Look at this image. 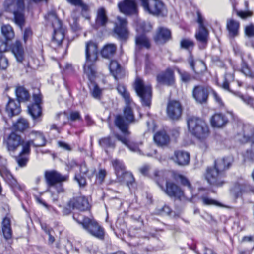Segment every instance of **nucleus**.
<instances>
[{
    "mask_svg": "<svg viewBox=\"0 0 254 254\" xmlns=\"http://www.w3.org/2000/svg\"><path fill=\"white\" fill-rule=\"evenodd\" d=\"M98 44L89 40L85 43V62L84 65V73L91 81L96 74L95 62L98 59Z\"/></svg>",
    "mask_w": 254,
    "mask_h": 254,
    "instance_id": "1",
    "label": "nucleus"
},
{
    "mask_svg": "<svg viewBox=\"0 0 254 254\" xmlns=\"http://www.w3.org/2000/svg\"><path fill=\"white\" fill-rule=\"evenodd\" d=\"M73 218L91 235L100 240L104 239V230L95 219L80 215L76 217L75 214L73 215Z\"/></svg>",
    "mask_w": 254,
    "mask_h": 254,
    "instance_id": "2",
    "label": "nucleus"
},
{
    "mask_svg": "<svg viewBox=\"0 0 254 254\" xmlns=\"http://www.w3.org/2000/svg\"><path fill=\"white\" fill-rule=\"evenodd\" d=\"M189 131L192 135L199 140H204L209 133L208 126L201 119L195 117H190L187 119Z\"/></svg>",
    "mask_w": 254,
    "mask_h": 254,
    "instance_id": "3",
    "label": "nucleus"
},
{
    "mask_svg": "<svg viewBox=\"0 0 254 254\" xmlns=\"http://www.w3.org/2000/svg\"><path fill=\"white\" fill-rule=\"evenodd\" d=\"M154 179L156 181L158 186L164 191V192L171 197H174L179 199H181L184 197L185 198L184 191L182 189L174 182L170 181L166 182V187L164 188L160 184V181L163 179L164 173L161 171H155L154 173Z\"/></svg>",
    "mask_w": 254,
    "mask_h": 254,
    "instance_id": "4",
    "label": "nucleus"
},
{
    "mask_svg": "<svg viewBox=\"0 0 254 254\" xmlns=\"http://www.w3.org/2000/svg\"><path fill=\"white\" fill-rule=\"evenodd\" d=\"M131 103L126 104L124 109L123 117L117 115L116 117L115 123L116 126L125 134H129L127 129L128 125L135 121L133 111L130 107Z\"/></svg>",
    "mask_w": 254,
    "mask_h": 254,
    "instance_id": "5",
    "label": "nucleus"
},
{
    "mask_svg": "<svg viewBox=\"0 0 254 254\" xmlns=\"http://www.w3.org/2000/svg\"><path fill=\"white\" fill-rule=\"evenodd\" d=\"M144 11L157 16L164 17L167 15L168 10L165 5L160 0H140Z\"/></svg>",
    "mask_w": 254,
    "mask_h": 254,
    "instance_id": "6",
    "label": "nucleus"
},
{
    "mask_svg": "<svg viewBox=\"0 0 254 254\" xmlns=\"http://www.w3.org/2000/svg\"><path fill=\"white\" fill-rule=\"evenodd\" d=\"M134 88L137 95L140 97L142 105L149 107L152 98L151 86L145 84L141 79L137 78L134 82Z\"/></svg>",
    "mask_w": 254,
    "mask_h": 254,
    "instance_id": "7",
    "label": "nucleus"
},
{
    "mask_svg": "<svg viewBox=\"0 0 254 254\" xmlns=\"http://www.w3.org/2000/svg\"><path fill=\"white\" fill-rule=\"evenodd\" d=\"M45 18L52 22V25L54 29L53 42L58 46L60 45L64 37V30L62 28L61 21L57 18L55 12L49 13L45 16Z\"/></svg>",
    "mask_w": 254,
    "mask_h": 254,
    "instance_id": "8",
    "label": "nucleus"
},
{
    "mask_svg": "<svg viewBox=\"0 0 254 254\" xmlns=\"http://www.w3.org/2000/svg\"><path fill=\"white\" fill-rule=\"evenodd\" d=\"M44 177L47 185L46 191H52L53 186L55 184L67 181L69 177L68 175H62L58 171L53 170L46 171L44 173Z\"/></svg>",
    "mask_w": 254,
    "mask_h": 254,
    "instance_id": "9",
    "label": "nucleus"
},
{
    "mask_svg": "<svg viewBox=\"0 0 254 254\" xmlns=\"http://www.w3.org/2000/svg\"><path fill=\"white\" fill-rule=\"evenodd\" d=\"M23 139L21 135L12 131L6 135L3 139V144L7 151L10 153H14L21 146Z\"/></svg>",
    "mask_w": 254,
    "mask_h": 254,
    "instance_id": "10",
    "label": "nucleus"
},
{
    "mask_svg": "<svg viewBox=\"0 0 254 254\" xmlns=\"http://www.w3.org/2000/svg\"><path fill=\"white\" fill-rule=\"evenodd\" d=\"M224 173H221L215 167H209L206 169L205 177L209 184L211 185L220 187L222 186L225 181Z\"/></svg>",
    "mask_w": 254,
    "mask_h": 254,
    "instance_id": "11",
    "label": "nucleus"
},
{
    "mask_svg": "<svg viewBox=\"0 0 254 254\" xmlns=\"http://www.w3.org/2000/svg\"><path fill=\"white\" fill-rule=\"evenodd\" d=\"M31 135H35L36 136V140H37L38 138L41 139L40 141L35 143L34 140H28L24 141L23 139V141L21 143L22 146V149L21 151V154H29L30 152V146L31 145L34 147H41L45 146L46 143V139L44 136L43 134L40 132L35 130H32L30 131Z\"/></svg>",
    "mask_w": 254,
    "mask_h": 254,
    "instance_id": "12",
    "label": "nucleus"
},
{
    "mask_svg": "<svg viewBox=\"0 0 254 254\" xmlns=\"http://www.w3.org/2000/svg\"><path fill=\"white\" fill-rule=\"evenodd\" d=\"M197 16V22L199 24V28L195 33V37L197 41L199 43V48L203 49L206 48L208 43L209 32L205 27L203 18L199 13H198Z\"/></svg>",
    "mask_w": 254,
    "mask_h": 254,
    "instance_id": "13",
    "label": "nucleus"
},
{
    "mask_svg": "<svg viewBox=\"0 0 254 254\" xmlns=\"http://www.w3.org/2000/svg\"><path fill=\"white\" fill-rule=\"evenodd\" d=\"M182 107L180 102L177 100L169 101L166 107L167 116L172 120H178L181 116Z\"/></svg>",
    "mask_w": 254,
    "mask_h": 254,
    "instance_id": "14",
    "label": "nucleus"
},
{
    "mask_svg": "<svg viewBox=\"0 0 254 254\" xmlns=\"http://www.w3.org/2000/svg\"><path fill=\"white\" fill-rule=\"evenodd\" d=\"M118 7L121 13L127 15L136 14L138 12L137 4L133 0H124L119 2Z\"/></svg>",
    "mask_w": 254,
    "mask_h": 254,
    "instance_id": "15",
    "label": "nucleus"
},
{
    "mask_svg": "<svg viewBox=\"0 0 254 254\" xmlns=\"http://www.w3.org/2000/svg\"><path fill=\"white\" fill-rule=\"evenodd\" d=\"M117 19V21L115 23L114 29V32L120 39H126L128 35L127 28V22L126 18L120 16H118Z\"/></svg>",
    "mask_w": 254,
    "mask_h": 254,
    "instance_id": "16",
    "label": "nucleus"
},
{
    "mask_svg": "<svg viewBox=\"0 0 254 254\" xmlns=\"http://www.w3.org/2000/svg\"><path fill=\"white\" fill-rule=\"evenodd\" d=\"M68 205L70 208L83 211L90 208L88 199L83 196L73 198L68 202Z\"/></svg>",
    "mask_w": 254,
    "mask_h": 254,
    "instance_id": "17",
    "label": "nucleus"
},
{
    "mask_svg": "<svg viewBox=\"0 0 254 254\" xmlns=\"http://www.w3.org/2000/svg\"><path fill=\"white\" fill-rule=\"evenodd\" d=\"M192 95L197 103L200 104L205 103L208 98V89L201 85L195 86L192 90Z\"/></svg>",
    "mask_w": 254,
    "mask_h": 254,
    "instance_id": "18",
    "label": "nucleus"
},
{
    "mask_svg": "<svg viewBox=\"0 0 254 254\" xmlns=\"http://www.w3.org/2000/svg\"><path fill=\"white\" fill-rule=\"evenodd\" d=\"M227 117L221 113H215L210 119V124L212 127L215 128H222L228 123Z\"/></svg>",
    "mask_w": 254,
    "mask_h": 254,
    "instance_id": "19",
    "label": "nucleus"
},
{
    "mask_svg": "<svg viewBox=\"0 0 254 254\" xmlns=\"http://www.w3.org/2000/svg\"><path fill=\"white\" fill-rule=\"evenodd\" d=\"M156 79L158 83L171 85L174 84L175 81L174 71L170 68H167L164 72L157 75Z\"/></svg>",
    "mask_w": 254,
    "mask_h": 254,
    "instance_id": "20",
    "label": "nucleus"
},
{
    "mask_svg": "<svg viewBox=\"0 0 254 254\" xmlns=\"http://www.w3.org/2000/svg\"><path fill=\"white\" fill-rule=\"evenodd\" d=\"M10 49L16 61L19 63H22L24 59V51L21 42L16 41L11 45Z\"/></svg>",
    "mask_w": 254,
    "mask_h": 254,
    "instance_id": "21",
    "label": "nucleus"
},
{
    "mask_svg": "<svg viewBox=\"0 0 254 254\" xmlns=\"http://www.w3.org/2000/svg\"><path fill=\"white\" fill-rule=\"evenodd\" d=\"M174 160L176 163L180 166H186L190 162V154L183 150H177L174 152Z\"/></svg>",
    "mask_w": 254,
    "mask_h": 254,
    "instance_id": "22",
    "label": "nucleus"
},
{
    "mask_svg": "<svg viewBox=\"0 0 254 254\" xmlns=\"http://www.w3.org/2000/svg\"><path fill=\"white\" fill-rule=\"evenodd\" d=\"M6 112L10 117L18 115L21 112L20 102L9 98L6 106Z\"/></svg>",
    "mask_w": 254,
    "mask_h": 254,
    "instance_id": "23",
    "label": "nucleus"
},
{
    "mask_svg": "<svg viewBox=\"0 0 254 254\" xmlns=\"http://www.w3.org/2000/svg\"><path fill=\"white\" fill-rule=\"evenodd\" d=\"M233 159L230 157L218 159L215 161L214 167L220 172L224 173L232 165Z\"/></svg>",
    "mask_w": 254,
    "mask_h": 254,
    "instance_id": "24",
    "label": "nucleus"
},
{
    "mask_svg": "<svg viewBox=\"0 0 254 254\" xmlns=\"http://www.w3.org/2000/svg\"><path fill=\"white\" fill-rule=\"evenodd\" d=\"M240 23L233 19L227 20L226 29L228 32V36L230 38H234L239 34Z\"/></svg>",
    "mask_w": 254,
    "mask_h": 254,
    "instance_id": "25",
    "label": "nucleus"
},
{
    "mask_svg": "<svg viewBox=\"0 0 254 254\" xmlns=\"http://www.w3.org/2000/svg\"><path fill=\"white\" fill-rule=\"evenodd\" d=\"M171 33L170 30L164 27H159L154 40L158 43H164L170 39Z\"/></svg>",
    "mask_w": 254,
    "mask_h": 254,
    "instance_id": "26",
    "label": "nucleus"
},
{
    "mask_svg": "<svg viewBox=\"0 0 254 254\" xmlns=\"http://www.w3.org/2000/svg\"><path fill=\"white\" fill-rule=\"evenodd\" d=\"M136 48L140 50L142 48L149 49L151 47L150 40L144 34H138L135 38Z\"/></svg>",
    "mask_w": 254,
    "mask_h": 254,
    "instance_id": "27",
    "label": "nucleus"
},
{
    "mask_svg": "<svg viewBox=\"0 0 254 254\" xmlns=\"http://www.w3.org/2000/svg\"><path fill=\"white\" fill-rule=\"evenodd\" d=\"M153 138L155 143L161 147L167 145L170 141L169 136L164 131L157 132L154 135Z\"/></svg>",
    "mask_w": 254,
    "mask_h": 254,
    "instance_id": "28",
    "label": "nucleus"
},
{
    "mask_svg": "<svg viewBox=\"0 0 254 254\" xmlns=\"http://www.w3.org/2000/svg\"><path fill=\"white\" fill-rule=\"evenodd\" d=\"M108 22V17L105 10L103 8H99L97 11L95 26L96 28L103 27Z\"/></svg>",
    "mask_w": 254,
    "mask_h": 254,
    "instance_id": "29",
    "label": "nucleus"
},
{
    "mask_svg": "<svg viewBox=\"0 0 254 254\" xmlns=\"http://www.w3.org/2000/svg\"><path fill=\"white\" fill-rule=\"evenodd\" d=\"M111 163L114 168L117 179L122 180L121 176L126 172L123 162L117 159H115L112 160Z\"/></svg>",
    "mask_w": 254,
    "mask_h": 254,
    "instance_id": "30",
    "label": "nucleus"
},
{
    "mask_svg": "<svg viewBox=\"0 0 254 254\" xmlns=\"http://www.w3.org/2000/svg\"><path fill=\"white\" fill-rule=\"evenodd\" d=\"M116 49L117 47L115 44L108 43L102 48L101 54L102 57L106 58H110L115 54Z\"/></svg>",
    "mask_w": 254,
    "mask_h": 254,
    "instance_id": "31",
    "label": "nucleus"
},
{
    "mask_svg": "<svg viewBox=\"0 0 254 254\" xmlns=\"http://www.w3.org/2000/svg\"><path fill=\"white\" fill-rule=\"evenodd\" d=\"M98 144L105 150L107 153H108L107 149H114L116 147L115 141L112 140L110 136L104 137L100 138L98 140Z\"/></svg>",
    "mask_w": 254,
    "mask_h": 254,
    "instance_id": "32",
    "label": "nucleus"
},
{
    "mask_svg": "<svg viewBox=\"0 0 254 254\" xmlns=\"http://www.w3.org/2000/svg\"><path fill=\"white\" fill-rule=\"evenodd\" d=\"M2 231L4 238L6 240L10 239L12 237V230L10 219L5 217L2 222Z\"/></svg>",
    "mask_w": 254,
    "mask_h": 254,
    "instance_id": "33",
    "label": "nucleus"
},
{
    "mask_svg": "<svg viewBox=\"0 0 254 254\" xmlns=\"http://www.w3.org/2000/svg\"><path fill=\"white\" fill-rule=\"evenodd\" d=\"M189 63L192 70L196 73H200L206 68L205 64L204 62L199 61L195 63L191 56H190L189 58Z\"/></svg>",
    "mask_w": 254,
    "mask_h": 254,
    "instance_id": "34",
    "label": "nucleus"
},
{
    "mask_svg": "<svg viewBox=\"0 0 254 254\" xmlns=\"http://www.w3.org/2000/svg\"><path fill=\"white\" fill-rule=\"evenodd\" d=\"M29 127V123L27 120L23 118H19L17 121L13 123V127L14 130L23 132Z\"/></svg>",
    "mask_w": 254,
    "mask_h": 254,
    "instance_id": "35",
    "label": "nucleus"
},
{
    "mask_svg": "<svg viewBox=\"0 0 254 254\" xmlns=\"http://www.w3.org/2000/svg\"><path fill=\"white\" fill-rule=\"evenodd\" d=\"M115 136L119 141L125 144L130 151L135 152L140 151L137 145L136 144L130 142L127 138L122 137L118 134H115Z\"/></svg>",
    "mask_w": 254,
    "mask_h": 254,
    "instance_id": "36",
    "label": "nucleus"
},
{
    "mask_svg": "<svg viewBox=\"0 0 254 254\" xmlns=\"http://www.w3.org/2000/svg\"><path fill=\"white\" fill-rule=\"evenodd\" d=\"M15 93L19 102L26 101L30 97L28 91L23 86L17 87L15 89Z\"/></svg>",
    "mask_w": 254,
    "mask_h": 254,
    "instance_id": "37",
    "label": "nucleus"
},
{
    "mask_svg": "<svg viewBox=\"0 0 254 254\" xmlns=\"http://www.w3.org/2000/svg\"><path fill=\"white\" fill-rule=\"evenodd\" d=\"M2 35L6 41H11L14 37V32L12 27L9 24L2 25L1 27Z\"/></svg>",
    "mask_w": 254,
    "mask_h": 254,
    "instance_id": "38",
    "label": "nucleus"
},
{
    "mask_svg": "<svg viewBox=\"0 0 254 254\" xmlns=\"http://www.w3.org/2000/svg\"><path fill=\"white\" fill-rule=\"evenodd\" d=\"M60 116H62L64 118L67 116V119L71 121L82 120V117L80 113L78 111L70 112L68 116H67L65 113H58L56 115L57 119H60Z\"/></svg>",
    "mask_w": 254,
    "mask_h": 254,
    "instance_id": "39",
    "label": "nucleus"
},
{
    "mask_svg": "<svg viewBox=\"0 0 254 254\" xmlns=\"http://www.w3.org/2000/svg\"><path fill=\"white\" fill-rule=\"evenodd\" d=\"M28 112L33 119H36L42 115V109L38 104H32L28 106Z\"/></svg>",
    "mask_w": 254,
    "mask_h": 254,
    "instance_id": "40",
    "label": "nucleus"
},
{
    "mask_svg": "<svg viewBox=\"0 0 254 254\" xmlns=\"http://www.w3.org/2000/svg\"><path fill=\"white\" fill-rule=\"evenodd\" d=\"M53 187L52 191H47V192H49L51 193V197L53 198L54 201H57L58 194L64 193V190L63 187L62 183L56 184Z\"/></svg>",
    "mask_w": 254,
    "mask_h": 254,
    "instance_id": "41",
    "label": "nucleus"
},
{
    "mask_svg": "<svg viewBox=\"0 0 254 254\" xmlns=\"http://www.w3.org/2000/svg\"><path fill=\"white\" fill-rule=\"evenodd\" d=\"M173 176L175 180L177 181L179 180L181 184L182 185L184 186H187L191 191H192L193 188L191 186L190 182L187 177L181 174L175 172L173 173Z\"/></svg>",
    "mask_w": 254,
    "mask_h": 254,
    "instance_id": "42",
    "label": "nucleus"
},
{
    "mask_svg": "<svg viewBox=\"0 0 254 254\" xmlns=\"http://www.w3.org/2000/svg\"><path fill=\"white\" fill-rule=\"evenodd\" d=\"M117 89L118 93L124 98L126 104L133 103L132 99L130 97L129 93L127 91L126 87L123 85H118Z\"/></svg>",
    "mask_w": 254,
    "mask_h": 254,
    "instance_id": "43",
    "label": "nucleus"
},
{
    "mask_svg": "<svg viewBox=\"0 0 254 254\" xmlns=\"http://www.w3.org/2000/svg\"><path fill=\"white\" fill-rule=\"evenodd\" d=\"M121 179L122 180H117L119 182L125 183L129 188L133 185L134 181V178L132 174L128 172H126L122 175Z\"/></svg>",
    "mask_w": 254,
    "mask_h": 254,
    "instance_id": "44",
    "label": "nucleus"
},
{
    "mask_svg": "<svg viewBox=\"0 0 254 254\" xmlns=\"http://www.w3.org/2000/svg\"><path fill=\"white\" fill-rule=\"evenodd\" d=\"M234 75L233 73H227L225 74L223 83L220 85L225 90L231 92L229 88V83L234 80Z\"/></svg>",
    "mask_w": 254,
    "mask_h": 254,
    "instance_id": "45",
    "label": "nucleus"
},
{
    "mask_svg": "<svg viewBox=\"0 0 254 254\" xmlns=\"http://www.w3.org/2000/svg\"><path fill=\"white\" fill-rule=\"evenodd\" d=\"M241 72L247 77L254 79V70L251 69L246 63L243 61L241 64Z\"/></svg>",
    "mask_w": 254,
    "mask_h": 254,
    "instance_id": "46",
    "label": "nucleus"
},
{
    "mask_svg": "<svg viewBox=\"0 0 254 254\" xmlns=\"http://www.w3.org/2000/svg\"><path fill=\"white\" fill-rule=\"evenodd\" d=\"M109 69L113 76L117 79V75L121 71L119 63L116 61H112L109 65Z\"/></svg>",
    "mask_w": 254,
    "mask_h": 254,
    "instance_id": "47",
    "label": "nucleus"
},
{
    "mask_svg": "<svg viewBox=\"0 0 254 254\" xmlns=\"http://www.w3.org/2000/svg\"><path fill=\"white\" fill-rule=\"evenodd\" d=\"M194 46V43L192 40L188 38L182 39L180 41V47L182 49L187 50H192Z\"/></svg>",
    "mask_w": 254,
    "mask_h": 254,
    "instance_id": "48",
    "label": "nucleus"
},
{
    "mask_svg": "<svg viewBox=\"0 0 254 254\" xmlns=\"http://www.w3.org/2000/svg\"><path fill=\"white\" fill-rule=\"evenodd\" d=\"M90 93L94 99L100 100L102 95V89L97 84H94L93 88L90 89Z\"/></svg>",
    "mask_w": 254,
    "mask_h": 254,
    "instance_id": "49",
    "label": "nucleus"
},
{
    "mask_svg": "<svg viewBox=\"0 0 254 254\" xmlns=\"http://www.w3.org/2000/svg\"><path fill=\"white\" fill-rule=\"evenodd\" d=\"M245 158L248 160L254 161V135L252 137L251 148L249 150L247 151L245 154Z\"/></svg>",
    "mask_w": 254,
    "mask_h": 254,
    "instance_id": "50",
    "label": "nucleus"
},
{
    "mask_svg": "<svg viewBox=\"0 0 254 254\" xmlns=\"http://www.w3.org/2000/svg\"><path fill=\"white\" fill-rule=\"evenodd\" d=\"M202 203L205 205H217L222 206V205L216 200L207 196H202L201 198Z\"/></svg>",
    "mask_w": 254,
    "mask_h": 254,
    "instance_id": "51",
    "label": "nucleus"
},
{
    "mask_svg": "<svg viewBox=\"0 0 254 254\" xmlns=\"http://www.w3.org/2000/svg\"><path fill=\"white\" fill-rule=\"evenodd\" d=\"M237 15L243 19H246L253 16V13L250 10L242 11L235 10Z\"/></svg>",
    "mask_w": 254,
    "mask_h": 254,
    "instance_id": "52",
    "label": "nucleus"
},
{
    "mask_svg": "<svg viewBox=\"0 0 254 254\" xmlns=\"http://www.w3.org/2000/svg\"><path fill=\"white\" fill-rule=\"evenodd\" d=\"M1 176L9 185H10L12 183H13V182L16 180L11 173L8 171L3 172L1 174Z\"/></svg>",
    "mask_w": 254,
    "mask_h": 254,
    "instance_id": "53",
    "label": "nucleus"
},
{
    "mask_svg": "<svg viewBox=\"0 0 254 254\" xmlns=\"http://www.w3.org/2000/svg\"><path fill=\"white\" fill-rule=\"evenodd\" d=\"M0 66L2 70L6 69L9 66L8 60L3 54L0 55Z\"/></svg>",
    "mask_w": 254,
    "mask_h": 254,
    "instance_id": "54",
    "label": "nucleus"
},
{
    "mask_svg": "<svg viewBox=\"0 0 254 254\" xmlns=\"http://www.w3.org/2000/svg\"><path fill=\"white\" fill-rule=\"evenodd\" d=\"M178 72L180 76L182 81L187 83L191 80V76L189 73L185 71L182 72L179 69H178Z\"/></svg>",
    "mask_w": 254,
    "mask_h": 254,
    "instance_id": "55",
    "label": "nucleus"
},
{
    "mask_svg": "<svg viewBox=\"0 0 254 254\" xmlns=\"http://www.w3.org/2000/svg\"><path fill=\"white\" fill-rule=\"evenodd\" d=\"M68 2L75 6H79L84 11H87L88 6L84 4L81 0H67Z\"/></svg>",
    "mask_w": 254,
    "mask_h": 254,
    "instance_id": "56",
    "label": "nucleus"
},
{
    "mask_svg": "<svg viewBox=\"0 0 254 254\" xmlns=\"http://www.w3.org/2000/svg\"><path fill=\"white\" fill-rule=\"evenodd\" d=\"M9 186L15 192L23 191L24 189V186L19 184L16 180Z\"/></svg>",
    "mask_w": 254,
    "mask_h": 254,
    "instance_id": "57",
    "label": "nucleus"
},
{
    "mask_svg": "<svg viewBox=\"0 0 254 254\" xmlns=\"http://www.w3.org/2000/svg\"><path fill=\"white\" fill-rule=\"evenodd\" d=\"M22 155L23 154H21V153H20L17 159V163L19 166L21 167L25 166L28 161V158L25 157H23Z\"/></svg>",
    "mask_w": 254,
    "mask_h": 254,
    "instance_id": "58",
    "label": "nucleus"
},
{
    "mask_svg": "<svg viewBox=\"0 0 254 254\" xmlns=\"http://www.w3.org/2000/svg\"><path fill=\"white\" fill-rule=\"evenodd\" d=\"M71 28L74 30L77 31L79 29L78 23V18L76 16L72 15L70 21Z\"/></svg>",
    "mask_w": 254,
    "mask_h": 254,
    "instance_id": "59",
    "label": "nucleus"
},
{
    "mask_svg": "<svg viewBox=\"0 0 254 254\" xmlns=\"http://www.w3.org/2000/svg\"><path fill=\"white\" fill-rule=\"evenodd\" d=\"M106 176V171L105 169H101L99 170L98 174L96 175V179L99 181L100 183H102Z\"/></svg>",
    "mask_w": 254,
    "mask_h": 254,
    "instance_id": "60",
    "label": "nucleus"
},
{
    "mask_svg": "<svg viewBox=\"0 0 254 254\" xmlns=\"http://www.w3.org/2000/svg\"><path fill=\"white\" fill-rule=\"evenodd\" d=\"M245 32L249 37L254 36V25H250L246 26L245 29Z\"/></svg>",
    "mask_w": 254,
    "mask_h": 254,
    "instance_id": "61",
    "label": "nucleus"
},
{
    "mask_svg": "<svg viewBox=\"0 0 254 254\" xmlns=\"http://www.w3.org/2000/svg\"><path fill=\"white\" fill-rule=\"evenodd\" d=\"M140 28L143 32H147L151 30L152 26L150 23L143 22L140 24Z\"/></svg>",
    "mask_w": 254,
    "mask_h": 254,
    "instance_id": "62",
    "label": "nucleus"
},
{
    "mask_svg": "<svg viewBox=\"0 0 254 254\" xmlns=\"http://www.w3.org/2000/svg\"><path fill=\"white\" fill-rule=\"evenodd\" d=\"M75 179L80 187H84L86 184V179L84 177L79 175L75 177Z\"/></svg>",
    "mask_w": 254,
    "mask_h": 254,
    "instance_id": "63",
    "label": "nucleus"
},
{
    "mask_svg": "<svg viewBox=\"0 0 254 254\" xmlns=\"http://www.w3.org/2000/svg\"><path fill=\"white\" fill-rule=\"evenodd\" d=\"M7 44L2 39L0 38V53L5 52L7 50Z\"/></svg>",
    "mask_w": 254,
    "mask_h": 254,
    "instance_id": "64",
    "label": "nucleus"
}]
</instances>
